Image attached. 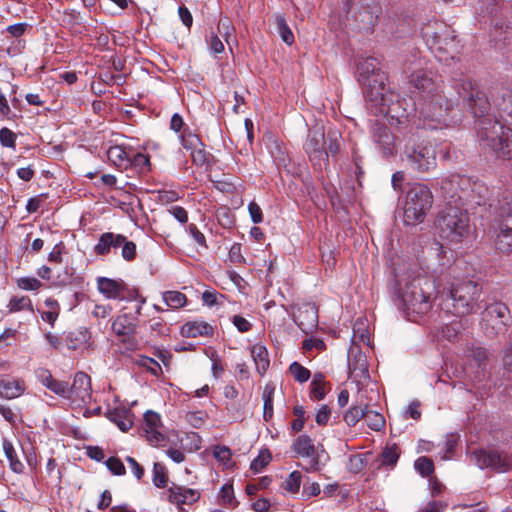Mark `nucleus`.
Returning a JSON list of instances; mask_svg holds the SVG:
<instances>
[{
	"instance_id": "f257e3e1",
	"label": "nucleus",
	"mask_w": 512,
	"mask_h": 512,
	"mask_svg": "<svg viewBox=\"0 0 512 512\" xmlns=\"http://www.w3.org/2000/svg\"><path fill=\"white\" fill-rule=\"evenodd\" d=\"M403 70L410 85L421 93L420 116L435 123L429 125L431 129H436L438 125L448 126L449 113L457 103L452 88L444 85L440 76L428 69L426 59L422 58L417 50L411 52Z\"/></svg>"
},
{
	"instance_id": "f03ea898",
	"label": "nucleus",
	"mask_w": 512,
	"mask_h": 512,
	"mask_svg": "<svg viewBox=\"0 0 512 512\" xmlns=\"http://www.w3.org/2000/svg\"><path fill=\"white\" fill-rule=\"evenodd\" d=\"M457 94L467 104L477 120V134L480 144L499 158L512 159V129L488 115L491 103L486 95L469 79L455 82Z\"/></svg>"
},
{
	"instance_id": "7ed1b4c3",
	"label": "nucleus",
	"mask_w": 512,
	"mask_h": 512,
	"mask_svg": "<svg viewBox=\"0 0 512 512\" xmlns=\"http://www.w3.org/2000/svg\"><path fill=\"white\" fill-rule=\"evenodd\" d=\"M358 80L364 86L367 108L374 115L396 119L398 124L407 120L405 111L400 113L399 95L387 84V75L379 68L376 58L368 57L358 63Z\"/></svg>"
},
{
	"instance_id": "20e7f679",
	"label": "nucleus",
	"mask_w": 512,
	"mask_h": 512,
	"mask_svg": "<svg viewBox=\"0 0 512 512\" xmlns=\"http://www.w3.org/2000/svg\"><path fill=\"white\" fill-rule=\"evenodd\" d=\"M439 184L446 204L481 205L488 194V188L483 182L458 173L443 177Z\"/></svg>"
},
{
	"instance_id": "39448f33",
	"label": "nucleus",
	"mask_w": 512,
	"mask_h": 512,
	"mask_svg": "<svg viewBox=\"0 0 512 512\" xmlns=\"http://www.w3.org/2000/svg\"><path fill=\"white\" fill-rule=\"evenodd\" d=\"M398 286V306L408 320L417 322L430 312L432 285L427 279L416 277L404 284L398 280Z\"/></svg>"
},
{
	"instance_id": "423d86ee",
	"label": "nucleus",
	"mask_w": 512,
	"mask_h": 512,
	"mask_svg": "<svg viewBox=\"0 0 512 512\" xmlns=\"http://www.w3.org/2000/svg\"><path fill=\"white\" fill-rule=\"evenodd\" d=\"M422 35L439 62L449 64L458 54V42L454 30L447 24L435 21L422 29Z\"/></svg>"
},
{
	"instance_id": "0eeeda50",
	"label": "nucleus",
	"mask_w": 512,
	"mask_h": 512,
	"mask_svg": "<svg viewBox=\"0 0 512 512\" xmlns=\"http://www.w3.org/2000/svg\"><path fill=\"white\" fill-rule=\"evenodd\" d=\"M469 206L445 204L440 212L437 226L440 236L453 243H460L470 234Z\"/></svg>"
},
{
	"instance_id": "6e6552de",
	"label": "nucleus",
	"mask_w": 512,
	"mask_h": 512,
	"mask_svg": "<svg viewBox=\"0 0 512 512\" xmlns=\"http://www.w3.org/2000/svg\"><path fill=\"white\" fill-rule=\"evenodd\" d=\"M481 286L472 280H463L452 284L450 297L446 300V309L461 317L473 312L481 295Z\"/></svg>"
},
{
	"instance_id": "1a4fd4ad",
	"label": "nucleus",
	"mask_w": 512,
	"mask_h": 512,
	"mask_svg": "<svg viewBox=\"0 0 512 512\" xmlns=\"http://www.w3.org/2000/svg\"><path fill=\"white\" fill-rule=\"evenodd\" d=\"M433 195L428 186L412 184L406 192L403 220L407 225L422 223L432 207Z\"/></svg>"
},
{
	"instance_id": "9d476101",
	"label": "nucleus",
	"mask_w": 512,
	"mask_h": 512,
	"mask_svg": "<svg viewBox=\"0 0 512 512\" xmlns=\"http://www.w3.org/2000/svg\"><path fill=\"white\" fill-rule=\"evenodd\" d=\"M404 159L409 167L418 173L430 172L437 166L435 148L428 144L406 145Z\"/></svg>"
},
{
	"instance_id": "9b49d317",
	"label": "nucleus",
	"mask_w": 512,
	"mask_h": 512,
	"mask_svg": "<svg viewBox=\"0 0 512 512\" xmlns=\"http://www.w3.org/2000/svg\"><path fill=\"white\" fill-rule=\"evenodd\" d=\"M470 461L481 469L505 473L512 469V455L496 449H478L471 453Z\"/></svg>"
},
{
	"instance_id": "f8f14e48",
	"label": "nucleus",
	"mask_w": 512,
	"mask_h": 512,
	"mask_svg": "<svg viewBox=\"0 0 512 512\" xmlns=\"http://www.w3.org/2000/svg\"><path fill=\"white\" fill-rule=\"evenodd\" d=\"M494 244L502 253L512 252V205L502 208L500 218L492 226Z\"/></svg>"
},
{
	"instance_id": "ddd939ff",
	"label": "nucleus",
	"mask_w": 512,
	"mask_h": 512,
	"mask_svg": "<svg viewBox=\"0 0 512 512\" xmlns=\"http://www.w3.org/2000/svg\"><path fill=\"white\" fill-rule=\"evenodd\" d=\"M325 133L321 127L309 130L304 149L315 167L322 168L328 165Z\"/></svg>"
},
{
	"instance_id": "4468645a",
	"label": "nucleus",
	"mask_w": 512,
	"mask_h": 512,
	"mask_svg": "<svg viewBox=\"0 0 512 512\" xmlns=\"http://www.w3.org/2000/svg\"><path fill=\"white\" fill-rule=\"evenodd\" d=\"M509 309L502 302H493L486 306L482 312V322L489 336L497 335L505 331Z\"/></svg>"
},
{
	"instance_id": "2eb2a0df",
	"label": "nucleus",
	"mask_w": 512,
	"mask_h": 512,
	"mask_svg": "<svg viewBox=\"0 0 512 512\" xmlns=\"http://www.w3.org/2000/svg\"><path fill=\"white\" fill-rule=\"evenodd\" d=\"M291 451L294 453V458H309L308 464L304 466L307 472L313 473L320 470V455L310 436L306 434L297 436L292 442Z\"/></svg>"
},
{
	"instance_id": "dca6fc26",
	"label": "nucleus",
	"mask_w": 512,
	"mask_h": 512,
	"mask_svg": "<svg viewBox=\"0 0 512 512\" xmlns=\"http://www.w3.org/2000/svg\"><path fill=\"white\" fill-rule=\"evenodd\" d=\"M92 398L91 379L84 372H77L74 375L73 383L68 384L66 400L71 405L81 407L90 403Z\"/></svg>"
},
{
	"instance_id": "f3484780",
	"label": "nucleus",
	"mask_w": 512,
	"mask_h": 512,
	"mask_svg": "<svg viewBox=\"0 0 512 512\" xmlns=\"http://www.w3.org/2000/svg\"><path fill=\"white\" fill-rule=\"evenodd\" d=\"M97 287L99 292L109 299H137L139 296L136 290L129 291L123 280L99 277Z\"/></svg>"
},
{
	"instance_id": "a211bd4d",
	"label": "nucleus",
	"mask_w": 512,
	"mask_h": 512,
	"mask_svg": "<svg viewBox=\"0 0 512 512\" xmlns=\"http://www.w3.org/2000/svg\"><path fill=\"white\" fill-rule=\"evenodd\" d=\"M381 14V7L373 0H364L354 15L358 29L365 32H373Z\"/></svg>"
},
{
	"instance_id": "6ab92c4d",
	"label": "nucleus",
	"mask_w": 512,
	"mask_h": 512,
	"mask_svg": "<svg viewBox=\"0 0 512 512\" xmlns=\"http://www.w3.org/2000/svg\"><path fill=\"white\" fill-rule=\"evenodd\" d=\"M294 322L304 332H311L318 325V311L313 303L298 305L293 314Z\"/></svg>"
},
{
	"instance_id": "aec40b11",
	"label": "nucleus",
	"mask_w": 512,
	"mask_h": 512,
	"mask_svg": "<svg viewBox=\"0 0 512 512\" xmlns=\"http://www.w3.org/2000/svg\"><path fill=\"white\" fill-rule=\"evenodd\" d=\"M161 426V417L158 413L149 410L144 414L142 431L151 445L157 446L165 440L164 434L159 430Z\"/></svg>"
},
{
	"instance_id": "412c9836",
	"label": "nucleus",
	"mask_w": 512,
	"mask_h": 512,
	"mask_svg": "<svg viewBox=\"0 0 512 512\" xmlns=\"http://www.w3.org/2000/svg\"><path fill=\"white\" fill-rule=\"evenodd\" d=\"M372 137L383 156L388 157L393 155L396 147L395 136L385 125L375 123L372 128Z\"/></svg>"
},
{
	"instance_id": "4be33fe9",
	"label": "nucleus",
	"mask_w": 512,
	"mask_h": 512,
	"mask_svg": "<svg viewBox=\"0 0 512 512\" xmlns=\"http://www.w3.org/2000/svg\"><path fill=\"white\" fill-rule=\"evenodd\" d=\"M168 501L177 505H191L198 501L200 494L197 490L185 486L172 484L167 491Z\"/></svg>"
},
{
	"instance_id": "5701e85b",
	"label": "nucleus",
	"mask_w": 512,
	"mask_h": 512,
	"mask_svg": "<svg viewBox=\"0 0 512 512\" xmlns=\"http://www.w3.org/2000/svg\"><path fill=\"white\" fill-rule=\"evenodd\" d=\"M36 377L38 381L47 389L59 397L66 399L68 393V382L55 379L51 372L45 368L37 369Z\"/></svg>"
},
{
	"instance_id": "b1692460",
	"label": "nucleus",
	"mask_w": 512,
	"mask_h": 512,
	"mask_svg": "<svg viewBox=\"0 0 512 512\" xmlns=\"http://www.w3.org/2000/svg\"><path fill=\"white\" fill-rule=\"evenodd\" d=\"M138 321L129 314H120L112 322V330L117 336L130 337L136 333Z\"/></svg>"
},
{
	"instance_id": "393cba45",
	"label": "nucleus",
	"mask_w": 512,
	"mask_h": 512,
	"mask_svg": "<svg viewBox=\"0 0 512 512\" xmlns=\"http://www.w3.org/2000/svg\"><path fill=\"white\" fill-rule=\"evenodd\" d=\"M123 242L124 235L105 232L99 237V240L94 247V252L101 256L107 255L110 253L112 248H119Z\"/></svg>"
},
{
	"instance_id": "a878e982",
	"label": "nucleus",
	"mask_w": 512,
	"mask_h": 512,
	"mask_svg": "<svg viewBox=\"0 0 512 512\" xmlns=\"http://www.w3.org/2000/svg\"><path fill=\"white\" fill-rule=\"evenodd\" d=\"M25 389V382L21 379L4 378L0 380V396L3 398H17L24 393Z\"/></svg>"
},
{
	"instance_id": "bb28decb",
	"label": "nucleus",
	"mask_w": 512,
	"mask_h": 512,
	"mask_svg": "<svg viewBox=\"0 0 512 512\" xmlns=\"http://www.w3.org/2000/svg\"><path fill=\"white\" fill-rule=\"evenodd\" d=\"M213 332V327L205 321H189L181 327V335L187 338L211 336Z\"/></svg>"
},
{
	"instance_id": "cd10ccee",
	"label": "nucleus",
	"mask_w": 512,
	"mask_h": 512,
	"mask_svg": "<svg viewBox=\"0 0 512 512\" xmlns=\"http://www.w3.org/2000/svg\"><path fill=\"white\" fill-rule=\"evenodd\" d=\"M108 418L123 432L128 431L133 425L131 412L127 409L109 411Z\"/></svg>"
},
{
	"instance_id": "c85d7f7f",
	"label": "nucleus",
	"mask_w": 512,
	"mask_h": 512,
	"mask_svg": "<svg viewBox=\"0 0 512 512\" xmlns=\"http://www.w3.org/2000/svg\"><path fill=\"white\" fill-rule=\"evenodd\" d=\"M251 356L254 360L257 371L263 375L270 364L267 349L260 344L253 345L251 348Z\"/></svg>"
},
{
	"instance_id": "c756f323",
	"label": "nucleus",
	"mask_w": 512,
	"mask_h": 512,
	"mask_svg": "<svg viewBox=\"0 0 512 512\" xmlns=\"http://www.w3.org/2000/svg\"><path fill=\"white\" fill-rule=\"evenodd\" d=\"M2 446H3L5 456H6L7 460L9 461L10 469L15 473H18V474L22 473L24 470V465L18 459L16 450H15L13 444L9 440L4 439Z\"/></svg>"
},
{
	"instance_id": "7c9ffc66",
	"label": "nucleus",
	"mask_w": 512,
	"mask_h": 512,
	"mask_svg": "<svg viewBox=\"0 0 512 512\" xmlns=\"http://www.w3.org/2000/svg\"><path fill=\"white\" fill-rule=\"evenodd\" d=\"M367 413V405H353L345 414L344 421L350 427L355 426Z\"/></svg>"
},
{
	"instance_id": "2f4dec72",
	"label": "nucleus",
	"mask_w": 512,
	"mask_h": 512,
	"mask_svg": "<svg viewBox=\"0 0 512 512\" xmlns=\"http://www.w3.org/2000/svg\"><path fill=\"white\" fill-rule=\"evenodd\" d=\"M165 304L172 309H179L187 303V297L180 291H166L162 295Z\"/></svg>"
},
{
	"instance_id": "473e14b6",
	"label": "nucleus",
	"mask_w": 512,
	"mask_h": 512,
	"mask_svg": "<svg viewBox=\"0 0 512 512\" xmlns=\"http://www.w3.org/2000/svg\"><path fill=\"white\" fill-rule=\"evenodd\" d=\"M494 106H496L501 112L512 118V92L509 90H503L501 98L495 97L492 100Z\"/></svg>"
},
{
	"instance_id": "72a5a7b5",
	"label": "nucleus",
	"mask_w": 512,
	"mask_h": 512,
	"mask_svg": "<svg viewBox=\"0 0 512 512\" xmlns=\"http://www.w3.org/2000/svg\"><path fill=\"white\" fill-rule=\"evenodd\" d=\"M399 456L400 449L396 444L386 445L380 455L381 465L393 467L397 463Z\"/></svg>"
},
{
	"instance_id": "f704fd0d",
	"label": "nucleus",
	"mask_w": 512,
	"mask_h": 512,
	"mask_svg": "<svg viewBox=\"0 0 512 512\" xmlns=\"http://www.w3.org/2000/svg\"><path fill=\"white\" fill-rule=\"evenodd\" d=\"M153 478L152 482L157 488H165L168 484L167 469L164 464L155 462L153 465Z\"/></svg>"
},
{
	"instance_id": "c9c22d12",
	"label": "nucleus",
	"mask_w": 512,
	"mask_h": 512,
	"mask_svg": "<svg viewBox=\"0 0 512 512\" xmlns=\"http://www.w3.org/2000/svg\"><path fill=\"white\" fill-rule=\"evenodd\" d=\"M8 308L10 312H19L22 310L33 311L32 302L28 296L12 297L9 301Z\"/></svg>"
},
{
	"instance_id": "e433bc0d",
	"label": "nucleus",
	"mask_w": 512,
	"mask_h": 512,
	"mask_svg": "<svg viewBox=\"0 0 512 512\" xmlns=\"http://www.w3.org/2000/svg\"><path fill=\"white\" fill-rule=\"evenodd\" d=\"M302 475L299 471H293L289 474V476L285 479L282 486L284 490L295 494L299 491L301 485Z\"/></svg>"
},
{
	"instance_id": "4c0bfd02",
	"label": "nucleus",
	"mask_w": 512,
	"mask_h": 512,
	"mask_svg": "<svg viewBox=\"0 0 512 512\" xmlns=\"http://www.w3.org/2000/svg\"><path fill=\"white\" fill-rule=\"evenodd\" d=\"M273 394L274 387L270 385H266L263 391V400H264V419L267 421L271 419L273 415Z\"/></svg>"
},
{
	"instance_id": "58836bf2",
	"label": "nucleus",
	"mask_w": 512,
	"mask_h": 512,
	"mask_svg": "<svg viewBox=\"0 0 512 512\" xmlns=\"http://www.w3.org/2000/svg\"><path fill=\"white\" fill-rule=\"evenodd\" d=\"M277 31L281 36L282 40L291 45L294 42V35L286 23V20L283 16L276 17Z\"/></svg>"
},
{
	"instance_id": "ea45409f",
	"label": "nucleus",
	"mask_w": 512,
	"mask_h": 512,
	"mask_svg": "<svg viewBox=\"0 0 512 512\" xmlns=\"http://www.w3.org/2000/svg\"><path fill=\"white\" fill-rule=\"evenodd\" d=\"M414 467L416 471L423 477L430 476L434 471L433 461L425 456L419 457L415 461Z\"/></svg>"
},
{
	"instance_id": "a19ab883",
	"label": "nucleus",
	"mask_w": 512,
	"mask_h": 512,
	"mask_svg": "<svg viewBox=\"0 0 512 512\" xmlns=\"http://www.w3.org/2000/svg\"><path fill=\"white\" fill-rule=\"evenodd\" d=\"M289 371L294 379L300 383L308 381L311 376L310 371L298 362H293L289 367Z\"/></svg>"
},
{
	"instance_id": "79ce46f5",
	"label": "nucleus",
	"mask_w": 512,
	"mask_h": 512,
	"mask_svg": "<svg viewBox=\"0 0 512 512\" xmlns=\"http://www.w3.org/2000/svg\"><path fill=\"white\" fill-rule=\"evenodd\" d=\"M218 32L223 36L229 49L231 50V42L232 34L234 31V27L231 25L229 19L227 17H221L218 22Z\"/></svg>"
},
{
	"instance_id": "37998d69",
	"label": "nucleus",
	"mask_w": 512,
	"mask_h": 512,
	"mask_svg": "<svg viewBox=\"0 0 512 512\" xmlns=\"http://www.w3.org/2000/svg\"><path fill=\"white\" fill-rule=\"evenodd\" d=\"M367 418V425L374 431H380L385 426V419L382 414L374 411H368L365 415Z\"/></svg>"
},
{
	"instance_id": "c03bdc74",
	"label": "nucleus",
	"mask_w": 512,
	"mask_h": 512,
	"mask_svg": "<svg viewBox=\"0 0 512 512\" xmlns=\"http://www.w3.org/2000/svg\"><path fill=\"white\" fill-rule=\"evenodd\" d=\"M326 140V151L328 155L335 156L340 150L339 135L337 132H329L325 136Z\"/></svg>"
},
{
	"instance_id": "a18cd8bd",
	"label": "nucleus",
	"mask_w": 512,
	"mask_h": 512,
	"mask_svg": "<svg viewBox=\"0 0 512 512\" xmlns=\"http://www.w3.org/2000/svg\"><path fill=\"white\" fill-rule=\"evenodd\" d=\"M121 256L124 260L130 262L136 258V244L133 241L128 240L124 236V242L121 243Z\"/></svg>"
},
{
	"instance_id": "49530a36",
	"label": "nucleus",
	"mask_w": 512,
	"mask_h": 512,
	"mask_svg": "<svg viewBox=\"0 0 512 512\" xmlns=\"http://www.w3.org/2000/svg\"><path fill=\"white\" fill-rule=\"evenodd\" d=\"M271 460L270 453L265 450L261 451L259 455L251 462L250 468L253 472L259 473Z\"/></svg>"
},
{
	"instance_id": "de8ad7c7",
	"label": "nucleus",
	"mask_w": 512,
	"mask_h": 512,
	"mask_svg": "<svg viewBox=\"0 0 512 512\" xmlns=\"http://www.w3.org/2000/svg\"><path fill=\"white\" fill-rule=\"evenodd\" d=\"M17 286L22 290L35 291L42 287V283L35 277H21L17 280Z\"/></svg>"
},
{
	"instance_id": "09e8293b",
	"label": "nucleus",
	"mask_w": 512,
	"mask_h": 512,
	"mask_svg": "<svg viewBox=\"0 0 512 512\" xmlns=\"http://www.w3.org/2000/svg\"><path fill=\"white\" fill-rule=\"evenodd\" d=\"M108 470L117 476H122L125 474L126 469L122 461L117 457H110L105 462Z\"/></svg>"
},
{
	"instance_id": "8fccbe9b",
	"label": "nucleus",
	"mask_w": 512,
	"mask_h": 512,
	"mask_svg": "<svg viewBox=\"0 0 512 512\" xmlns=\"http://www.w3.org/2000/svg\"><path fill=\"white\" fill-rule=\"evenodd\" d=\"M181 142L182 146L185 149H191L192 151L197 149L198 146L201 145L200 138L197 135L192 134L190 132L186 133V131H184L183 134L181 135Z\"/></svg>"
},
{
	"instance_id": "3c124183",
	"label": "nucleus",
	"mask_w": 512,
	"mask_h": 512,
	"mask_svg": "<svg viewBox=\"0 0 512 512\" xmlns=\"http://www.w3.org/2000/svg\"><path fill=\"white\" fill-rule=\"evenodd\" d=\"M0 143L5 147L15 148L16 134L8 128H2L0 130Z\"/></svg>"
},
{
	"instance_id": "603ef678",
	"label": "nucleus",
	"mask_w": 512,
	"mask_h": 512,
	"mask_svg": "<svg viewBox=\"0 0 512 512\" xmlns=\"http://www.w3.org/2000/svg\"><path fill=\"white\" fill-rule=\"evenodd\" d=\"M302 348L305 351H311L315 349L320 352L326 349V344L322 339L309 338L303 341Z\"/></svg>"
},
{
	"instance_id": "864d4df0",
	"label": "nucleus",
	"mask_w": 512,
	"mask_h": 512,
	"mask_svg": "<svg viewBox=\"0 0 512 512\" xmlns=\"http://www.w3.org/2000/svg\"><path fill=\"white\" fill-rule=\"evenodd\" d=\"M458 333H459V323H457V322L445 325L441 329L442 337L447 339L448 341H453L454 339H456Z\"/></svg>"
},
{
	"instance_id": "5fc2aeb1",
	"label": "nucleus",
	"mask_w": 512,
	"mask_h": 512,
	"mask_svg": "<svg viewBox=\"0 0 512 512\" xmlns=\"http://www.w3.org/2000/svg\"><path fill=\"white\" fill-rule=\"evenodd\" d=\"M468 356L475 361L476 365L479 368H481L482 364L487 359V351L482 347H475L471 349Z\"/></svg>"
},
{
	"instance_id": "6e6d98bb",
	"label": "nucleus",
	"mask_w": 512,
	"mask_h": 512,
	"mask_svg": "<svg viewBox=\"0 0 512 512\" xmlns=\"http://www.w3.org/2000/svg\"><path fill=\"white\" fill-rule=\"evenodd\" d=\"M248 211H249L251 220L254 224H259L263 221L262 209L256 202L252 201L249 203Z\"/></svg>"
},
{
	"instance_id": "4d7b16f0",
	"label": "nucleus",
	"mask_w": 512,
	"mask_h": 512,
	"mask_svg": "<svg viewBox=\"0 0 512 512\" xmlns=\"http://www.w3.org/2000/svg\"><path fill=\"white\" fill-rule=\"evenodd\" d=\"M207 43L209 45V49L215 53H221L224 51V45L222 41L219 39L216 33L211 32L209 38L207 39Z\"/></svg>"
},
{
	"instance_id": "13d9d810",
	"label": "nucleus",
	"mask_w": 512,
	"mask_h": 512,
	"mask_svg": "<svg viewBox=\"0 0 512 512\" xmlns=\"http://www.w3.org/2000/svg\"><path fill=\"white\" fill-rule=\"evenodd\" d=\"M232 323L241 333L248 332L252 328V324L246 318L240 315H234L232 317Z\"/></svg>"
},
{
	"instance_id": "bf43d9fd",
	"label": "nucleus",
	"mask_w": 512,
	"mask_h": 512,
	"mask_svg": "<svg viewBox=\"0 0 512 512\" xmlns=\"http://www.w3.org/2000/svg\"><path fill=\"white\" fill-rule=\"evenodd\" d=\"M112 312L110 305L95 304L91 314L95 318L104 319L108 317Z\"/></svg>"
},
{
	"instance_id": "052dcab7",
	"label": "nucleus",
	"mask_w": 512,
	"mask_h": 512,
	"mask_svg": "<svg viewBox=\"0 0 512 512\" xmlns=\"http://www.w3.org/2000/svg\"><path fill=\"white\" fill-rule=\"evenodd\" d=\"M126 462L129 465L134 476L138 480H141L145 473L144 468L131 456L126 457Z\"/></svg>"
},
{
	"instance_id": "680f3d73",
	"label": "nucleus",
	"mask_w": 512,
	"mask_h": 512,
	"mask_svg": "<svg viewBox=\"0 0 512 512\" xmlns=\"http://www.w3.org/2000/svg\"><path fill=\"white\" fill-rule=\"evenodd\" d=\"M64 245L62 242H59L57 243L52 251L49 253L48 255V260L50 262H54V263H61L62 262V254H63V251H64Z\"/></svg>"
},
{
	"instance_id": "e2e57ef3",
	"label": "nucleus",
	"mask_w": 512,
	"mask_h": 512,
	"mask_svg": "<svg viewBox=\"0 0 512 512\" xmlns=\"http://www.w3.org/2000/svg\"><path fill=\"white\" fill-rule=\"evenodd\" d=\"M169 213L175 217L180 223L185 224L188 221V213L181 206H172Z\"/></svg>"
},
{
	"instance_id": "0e129e2a",
	"label": "nucleus",
	"mask_w": 512,
	"mask_h": 512,
	"mask_svg": "<svg viewBox=\"0 0 512 512\" xmlns=\"http://www.w3.org/2000/svg\"><path fill=\"white\" fill-rule=\"evenodd\" d=\"M213 455L216 459L225 463L230 460L231 452L228 447L216 446L214 448Z\"/></svg>"
},
{
	"instance_id": "69168bd1",
	"label": "nucleus",
	"mask_w": 512,
	"mask_h": 512,
	"mask_svg": "<svg viewBox=\"0 0 512 512\" xmlns=\"http://www.w3.org/2000/svg\"><path fill=\"white\" fill-rule=\"evenodd\" d=\"M331 411L327 405H322V407L318 410L315 421L318 425H326L330 418Z\"/></svg>"
},
{
	"instance_id": "338daca9",
	"label": "nucleus",
	"mask_w": 512,
	"mask_h": 512,
	"mask_svg": "<svg viewBox=\"0 0 512 512\" xmlns=\"http://www.w3.org/2000/svg\"><path fill=\"white\" fill-rule=\"evenodd\" d=\"M406 418L410 417L414 420H419L421 417V411H420V402L419 401H413L409 404L408 408L405 411Z\"/></svg>"
},
{
	"instance_id": "774afa93",
	"label": "nucleus",
	"mask_w": 512,
	"mask_h": 512,
	"mask_svg": "<svg viewBox=\"0 0 512 512\" xmlns=\"http://www.w3.org/2000/svg\"><path fill=\"white\" fill-rule=\"evenodd\" d=\"M220 497L224 504H231L234 499V491L232 485H223L220 490Z\"/></svg>"
}]
</instances>
